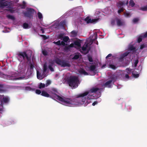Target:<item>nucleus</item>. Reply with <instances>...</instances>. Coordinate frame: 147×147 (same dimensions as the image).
<instances>
[{
	"label": "nucleus",
	"mask_w": 147,
	"mask_h": 147,
	"mask_svg": "<svg viewBox=\"0 0 147 147\" xmlns=\"http://www.w3.org/2000/svg\"><path fill=\"white\" fill-rule=\"evenodd\" d=\"M51 94L50 98L54 99H57L63 103L65 105L71 106L74 104V101L71 98L61 97L57 95L59 92L57 88L52 87L49 91Z\"/></svg>",
	"instance_id": "1"
},
{
	"label": "nucleus",
	"mask_w": 147,
	"mask_h": 147,
	"mask_svg": "<svg viewBox=\"0 0 147 147\" xmlns=\"http://www.w3.org/2000/svg\"><path fill=\"white\" fill-rule=\"evenodd\" d=\"M100 91V89L98 88L93 87L90 89L88 91L85 92L77 95V98H80L81 101L78 102V103L81 102L84 103L86 99L87 100H91L93 99L94 96L92 93L96 94V92Z\"/></svg>",
	"instance_id": "2"
},
{
	"label": "nucleus",
	"mask_w": 147,
	"mask_h": 147,
	"mask_svg": "<svg viewBox=\"0 0 147 147\" xmlns=\"http://www.w3.org/2000/svg\"><path fill=\"white\" fill-rule=\"evenodd\" d=\"M67 81L69 86L72 88H75L78 86L79 80L76 76H70L67 79Z\"/></svg>",
	"instance_id": "3"
},
{
	"label": "nucleus",
	"mask_w": 147,
	"mask_h": 147,
	"mask_svg": "<svg viewBox=\"0 0 147 147\" xmlns=\"http://www.w3.org/2000/svg\"><path fill=\"white\" fill-rule=\"evenodd\" d=\"M18 56L17 59L19 61L21 62L26 58L28 61H31V56L29 57L26 51L20 52L17 53Z\"/></svg>",
	"instance_id": "4"
},
{
	"label": "nucleus",
	"mask_w": 147,
	"mask_h": 147,
	"mask_svg": "<svg viewBox=\"0 0 147 147\" xmlns=\"http://www.w3.org/2000/svg\"><path fill=\"white\" fill-rule=\"evenodd\" d=\"M55 61L57 64L60 65L61 67H69L71 66V65L69 61L67 60H61L57 58L55 59Z\"/></svg>",
	"instance_id": "5"
},
{
	"label": "nucleus",
	"mask_w": 147,
	"mask_h": 147,
	"mask_svg": "<svg viewBox=\"0 0 147 147\" xmlns=\"http://www.w3.org/2000/svg\"><path fill=\"white\" fill-rule=\"evenodd\" d=\"M26 10V11L23 13L24 16L29 18L32 17L33 14L35 12L34 9L33 8H27Z\"/></svg>",
	"instance_id": "6"
},
{
	"label": "nucleus",
	"mask_w": 147,
	"mask_h": 147,
	"mask_svg": "<svg viewBox=\"0 0 147 147\" xmlns=\"http://www.w3.org/2000/svg\"><path fill=\"white\" fill-rule=\"evenodd\" d=\"M116 24L118 26H123L125 25V22L122 19L118 18H115Z\"/></svg>",
	"instance_id": "7"
},
{
	"label": "nucleus",
	"mask_w": 147,
	"mask_h": 147,
	"mask_svg": "<svg viewBox=\"0 0 147 147\" xmlns=\"http://www.w3.org/2000/svg\"><path fill=\"white\" fill-rule=\"evenodd\" d=\"M98 19H91L88 16L84 19V21L86 22L88 24L96 23L98 21Z\"/></svg>",
	"instance_id": "8"
},
{
	"label": "nucleus",
	"mask_w": 147,
	"mask_h": 147,
	"mask_svg": "<svg viewBox=\"0 0 147 147\" xmlns=\"http://www.w3.org/2000/svg\"><path fill=\"white\" fill-rule=\"evenodd\" d=\"M4 0H1L0 1V7L2 8H3L8 6V3L7 1L3 2Z\"/></svg>",
	"instance_id": "9"
},
{
	"label": "nucleus",
	"mask_w": 147,
	"mask_h": 147,
	"mask_svg": "<svg viewBox=\"0 0 147 147\" xmlns=\"http://www.w3.org/2000/svg\"><path fill=\"white\" fill-rule=\"evenodd\" d=\"M112 82H111L110 81H108L104 84V86L105 87L111 88L112 86V85H111V83Z\"/></svg>",
	"instance_id": "10"
},
{
	"label": "nucleus",
	"mask_w": 147,
	"mask_h": 147,
	"mask_svg": "<svg viewBox=\"0 0 147 147\" xmlns=\"http://www.w3.org/2000/svg\"><path fill=\"white\" fill-rule=\"evenodd\" d=\"M88 47V44H86V45H85L83 46L82 47V50L83 51V52L84 53L86 54L88 53V51H86L87 48Z\"/></svg>",
	"instance_id": "11"
},
{
	"label": "nucleus",
	"mask_w": 147,
	"mask_h": 147,
	"mask_svg": "<svg viewBox=\"0 0 147 147\" xmlns=\"http://www.w3.org/2000/svg\"><path fill=\"white\" fill-rule=\"evenodd\" d=\"M41 95L45 97H49L51 96V94H49L45 91H43L41 93Z\"/></svg>",
	"instance_id": "12"
},
{
	"label": "nucleus",
	"mask_w": 147,
	"mask_h": 147,
	"mask_svg": "<svg viewBox=\"0 0 147 147\" xmlns=\"http://www.w3.org/2000/svg\"><path fill=\"white\" fill-rule=\"evenodd\" d=\"M60 38H61L62 37L63 38V41L65 42H67L69 40V37L67 36H65L62 37V36L61 35H59Z\"/></svg>",
	"instance_id": "13"
},
{
	"label": "nucleus",
	"mask_w": 147,
	"mask_h": 147,
	"mask_svg": "<svg viewBox=\"0 0 147 147\" xmlns=\"http://www.w3.org/2000/svg\"><path fill=\"white\" fill-rule=\"evenodd\" d=\"M78 72H79V73L81 74H84V75L85 76H87L88 75V73L83 69H81Z\"/></svg>",
	"instance_id": "14"
},
{
	"label": "nucleus",
	"mask_w": 147,
	"mask_h": 147,
	"mask_svg": "<svg viewBox=\"0 0 147 147\" xmlns=\"http://www.w3.org/2000/svg\"><path fill=\"white\" fill-rule=\"evenodd\" d=\"M124 4V3L123 2L119 1L117 3V6L118 7L120 8H123V6Z\"/></svg>",
	"instance_id": "15"
},
{
	"label": "nucleus",
	"mask_w": 147,
	"mask_h": 147,
	"mask_svg": "<svg viewBox=\"0 0 147 147\" xmlns=\"http://www.w3.org/2000/svg\"><path fill=\"white\" fill-rule=\"evenodd\" d=\"M2 101L5 103H8L9 101V98L7 97H4L2 98Z\"/></svg>",
	"instance_id": "16"
},
{
	"label": "nucleus",
	"mask_w": 147,
	"mask_h": 147,
	"mask_svg": "<svg viewBox=\"0 0 147 147\" xmlns=\"http://www.w3.org/2000/svg\"><path fill=\"white\" fill-rule=\"evenodd\" d=\"M129 53L127 52H125L121 55V57H120V58H121V59H123L124 57L128 55Z\"/></svg>",
	"instance_id": "17"
},
{
	"label": "nucleus",
	"mask_w": 147,
	"mask_h": 147,
	"mask_svg": "<svg viewBox=\"0 0 147 147\" xmlns=\"http://www.w3.org/2000/svg\"><path fill=\"white\" fill-rule=\"evenodd\" d=\"M139 10L143 11H147V5L144 6L140 8Z\"/></svg>",
	"instance_id": "18"
},
{
	"label": "nucleus",
	"mask_w": 147,
	"mask_h": 147,
	"mask_svg": "<svg viewBox=\"0 0 147 147\" xmlns=\"http://www.w3.org/2000/svg\"><path fill=\"white\" fill-rule=\"evenodd\" d=\"M96 66L95 65H92L89 67L90 71H94L95 70Z\"/></svg>",
	"instance_id": "19"
},
{
	"label": "nucleus",
	"mask_w": 147,
	"mask_h": 147,
	"mask_svg": "<svg viewBox=\"0 0 147 147\" xmlns=\"http://www.w3.org/2000/svg\"><path fill=\"white\" fill-rule=\"evenodd\" d=\"M74 44L78 47H80L81 46L80 42L78 41H76L74 42Z\"/></svg>",
	"instance_id": "20"
},
{
	"label": "nucleus",
	"mask_w": 147,
	"mask_h": 147,
	"mask_svg": "<svg viewBox=\"0 0 147 147\" xmlns=\"http://www.w3.org/2000/svg\"><path fill=\"white\" fill-rule=\"evenodd\" d=\"M37 78L38 79L40 80H42V77L41 76L40 73H39V72L37 71Z\"/></svg>",
	"instance_id": "21"
},
{
	"label": "nucleus",
	"mask_w": 147,
	"mask_h": 147,
	"mask_svg": "<svg viewBox=\"0 0 147 147\" xmlns=\"http://www.w3.org/2000/svg\"><path fill=\"white\" fill-rule=\"evenodd\" d=\"M71 34L72 36L75 37L77 36V32L76 31L73 30L71 31Z\"/></svg>",
	"instance_id": "22"
},
{
	"label": "nucleus",
	"mask_w": 147,
	"mask_h": 147,
	"mask_svg": "<svg viewBox=\"0 0 147 147\" xmlns=\"http://www.w3.org/2000/svg\"><path fill=\"white\" fill-rule=\"evenodd\" d=\"M46 86V84H45L42 83H40L39 85V88L40 89L43 88H45Z\"/></svg>",
	"instance_id": "23"
},
{
	"label": "nucleus",
	"mask_w": 147,
	"mask_h": 147,
	"mask_svg": "<svg viewBox=\"0 0 147 147\" xmlns=\"http://www.w3.org/2000/svg\"><path fill=\"white\" fill-rule=\"evenodd\" d=\"M135 72H132V76L134 78H138L139 76V75L138 74H135Z\"/></svg>",
	"instance_id": "24"
},
{
	"label": "nucleus",
	"mask_w": 147,
	"mask_h": 147,
	"mask_svg": "<svg viewBox=\"0 0 147 147\" xmlns=\"http://www.w3.org/2000/svg\"><path fill=\"white\" fill-rule=\"evenodd\" d=\"M129 4L132 7H133L135 5V3L133 0H130L129 1Z\"/></svg>",
	"instance_id": "25"
},
{
	"label": "nucleus",
	"mask_w": 147,
	"mask_h": 147,
	"mask_svg": "<svg viewBox=\"0 0 147 147\" xmlns=\"http://www.w3.org/2000/svg\"><path fill=\"white\" fill-rule=\"evenodd\" d=\"M128 49H129V50L130 51L134 50L135 49V47H134L132 45H130L129 46Z\"/></svg>",
	"instance_id": "26"
},
{
	"label": "nucleus",
	"mask_w": 147,
	"mask_h": 147,
	"mask_svg": "<svg viewBox=\"0 0 147 147\" xmlns=\"http://www.w3.org/2000/svg\"><path fill=\"white\" fill-rule=\"evenodd\" d=\"M116 80V78L115 77H112L111 78V80H109L108 81H110L114 83Z\"/></svg>",
	"instance_id": "27"
},
{
	"label": "nucleus",
	"mask_w": 147,
	"mask_h": 147,
	"mask_svg": "<svg viewBox=\"0 0 147 147\" xmlns=\"http://www.w3.org/2000/svg\"><path fill=\"white\" fill-rule=\"evenodd\" d=\"M29 25L27 23H25L23 24V28L25 29L28 28Z\"/></svg>",
	"instance_id": "28"
},
{
	"label": "nucleus",
	"mask_w": 147,
	"mask_h": 147,
	"mask_svg": "<svg viewBox=\"0 0 147 147\" xmlns=\"http://www.w3.org/2000/svg\"><path fill=\"white\" fill-rule=\"evenodd\" d=\"M7 17L9 19L14 20L15 18L13 16L10 15H8L7 16Z\"/></svg>",
	"instance_id": "29"
},
{
	"label": "nucleus",
	"mask_w": 147,
	"mask_h": 147,
	"mask_svg": "<svg viewBox=\"0 0 147 147\" xmlns=\"http://www.w3.org/2000/svg\"><path fill=\"white\" fill-rule=\"evenodd\" d=\"M38 18L40 19H41L42 18V14L41 13L38 12L37 13Z\"/></svg>",
	"instance_id": "30"
},
{
	"label": "nucleus",
	"mask_w": 147,
	"mask_h": 147,
	"mask_svg": "<svg viewBox=\"0 0 147 147\" xmlns=\"http://www.w3.org/2000/svg\"><path fill=\"white\" fill-rule=\"evenodd\" d=\"M79 58V55L78 54H76L74 56L73 58V59L74 60H77Z\"/></svg>",
	"instance_id": "31"
},
{
	"label": "nucleus",
	"mask_w": 147,
	"mask_h": 147,
	"mask_svg": "<svg viewBox=\"0 0 147 147\" xmlns=\"http://www.w3.org/2000/svg\"><path fill=\"white\" fill-rule=\"evenodd\" d=\"M51 81L49 80H48L47 81V82H46V86L48 87L49 85L51 84Z\"/></svg>",
	"instance_id": "32"
},
{
	"label": "nucleus",
	"mask_w": 147,
	"mask_h": 147,
	"mask_svg": "<svg viewBox=\"0 0 147 147\" xmlns=\"http://www.w3.org/2000/svg\"><path fill=\"white\" fill-rule=\"evenodd\" d=\"M146 47V45L145 44H143L140 45L139 49H142L143 48Z\"/></svg>",
	"instance_id": "33"
},
{
	"label": "nucleus",
	"mask_w": 147,
	"mask_h": 147,
	"mask_svg": "<svg viewBox=\"0 0 147 147\" xmlns=\"http://www.w3.org/2000/svg\"><path fill=\"white\" fill-rule=\"evenodd\" d=\"M6 10L9 11L11 13H13L14 12V10H13V8L10 7L8 9H6Z\"/></svg>",
	"instance_id": "34"
},
{
	"label": "nucleus",
	"mask_w": 147,
	"mask_h": 147,
	"mask_svg": "<svg viewBox=\"0 0 147 147\" xmlns=\"http://www.w3.org/2000/svg\"><path fill=\"white\" fill-rule=\"evenodd\" d=\"M143 38V37L142 36H140L138 38V40H137V42L138 43H140L142 41V38Z\"/></svg>",
	"instance_id": "35"
},
{
	"label": "nucleus",
	"mask_w": 147,
	"mask_h": 147,
	"mask_svg": "<svg viewBox=\"0 0 147 147\" xmlns=\"http://www.w3.org/2000/svg\"><path fill=\"white\" fill-rule=\"evenodd\" d=\"M30 61H29V64H30V69L31 70H32L33 69V68L34 67V66L33 64H32Z\"/></svg>",
	"instance_id": "36"
},
{
	"label": "nucleus",
	"mask_w": 147,
	"mask_h": 147,
	"mask_svg": "<svg viewBox=\"0 0 147 147\" xmlns=\"http://www.w3.org/2000/svg\"><path fill=\"white\" fill-rule=\"evenodd\" d=\"M52 65H48V68H49V69H50L51 71H54V68H53V67H52Z\"/></svg>",
	"instance_id": "37"
},
{
	"label": "nucleus",
	"mask_w": 147,
	"mask_h": 147,
	"mask_svg": "<svg viewBox=\"0 0 147 147\" xmlns=\"http://www.w3.org/2000/svg\"><path fill=\"white\" fill-rule=\"evenodd\" d=\"M109 67L111 68V69H115L116 67L115 65L112 64H110L109 65Z\"/></svg>",
	"instance_id": "38"
},
{
	"label": "nucleus",
	"mask_w": 147,
	"mask_h": 147,
	"mask_svg": "<svg viewBox=\"0 0 147 147\" xmlns=\"http://www.w3.org/2000/svg\"><path fill=\"white\" fill-rule=\"evenodd\" d=\"M61 42L60 40H59L57 42H54V43L56 45L58 46H60L61 45V43H60Z\"/></svg>",
	"instance_id": "39"
},
{
	"label": "nucleus",
	"mask_w": 147,
	"mask_h": 147,
	"mask_svg": "<svg viewBox=\"0 0 147 147\" xmlns=\"http://www.w3.org/2000/svg\"><path fill=\"white\" fill-rule=\"evenodd\" d=\"M124 14L126 18L129 17V16H130V14L128 12L124 13Z\"/></svg>",
	"instance_id": "40"
},
{
	"label": "nucleus",
	"mask_w": 147,
	"mask_h": 147,
	"mask_svg": "<svg viewBox=\"0 0 147 147\" xmlns=\"http://www.w3.org/2000/svg\"><path fill=\"white\" fill-rule=\"evenodd\" d=\"M126 70H127V74H130L131 71V69L129 68H127L126 69Z\"/></svg>",
	"instance_id": "41"
},
{
	"label": "nucleus",
	"mask_w": 147,
	"mask_h": 147,
	"mask_svg": "<svg viewBox=\"0 0 147 147\" xmlns=\"http://www.w3.org/2000/svg\"><path fill=\"white\" fill-rule=\"evenodd\" d=\"M47 69V66L45 65H44L43 66V72H46V71Z\"/></svg>",
	"instance_id": "42"
},
{
	"label": "nucleus",
	"mask_w": 147,
	"mask_h": 147,
	"mask_svg": "<svg viewBox=\"0 0 147 147\" xmlns=\"http://www.w3.org/2000/svg\"><path fill=\"white\" fill-rule=\"evenodd\" d=\"M35 92L36 93L38 94H40L42 93L41 91L39 90H36Z\"/></svg>",
	"instance_id": "43"
},
{
	"label": "nucleus",
	"mask_w": 147,
	"mask_h": 147,
	"mask_svg": "<svg viewBox=\"0 0 147 147\" xmlns=\"http://www.w3.org/2000/svg\"><path fill=\"white\" fill-rule=\"evenodd\" d=\"M42 53L44 56L47 55V52L46 50L43 51H42Z\"/></svg>",
	"instance_id": "44"
},
{
	"label": "nucleus",
	"mask_w": 147,
	"mask_h": 147,
	"mask_svg": "<svg viewBox=\"0 0 147 147\" xmlns=\"http://www.w3.org/2000/svg\"><path fill=\"white\" fill-rule=\"evenodd\" d=\"M138 21V19L137 18H135L133 20V22L134 23L137 22Z\"/></svg>",
	"instance_id": "45"
},
{
	"label": "nucleus",
	"mask_w": 147,
	"mask_h": 147,
	"mask_svg": "<svg viewBox=\"0 0 147 147\" xmlns=\"http://www.w3.org/2000/svg\"><path fill=\"white\" fill-rule=\"evenodd\" d=\"M120 9L118 10L117 12L119 14H120L121 12H123V8H121Z\"/></svg>",
	"instance_id": "46"
},
{
	"label": "nucleus",
	"mask_w": 147,
	"mask_h": 147,
	"mask_svg": "<svg viewBox=\"0 0 147 147\" xmlns=\"http://www.w3.org/2000/svg\"><path fill=\"white\" fill-rule=\"evenodd\" d=\"M88 59L89 61L91 62H92V61H93L92 60V57L90 56H88Z\"/></svg>",
	"instance_id": "47"
},
{
	"label": "nucleus",
	"mask_w": 147,
	"mask_h": 147,
	"mask_svg": "<svg viewBox=\"0 0 147 147\" xmlns=\"http://www.w3.org/2000/svg\"><path fill=\"white\" fill-rule=\"evenodd\" d=\"M138 62V59H137L135 60V62H134V66L135 67H136V66H137V65Z\"/></svg>",
	"instance_id": "48"
},
{
	"label": "nucleus",
	"mask_w": 147,
	"mask_h": 147,
	"mask_svg": "<svg viewBox=\"0 0 147 147\" xmlns=\"http://www.w3.org/2000/svg\"><path fill=\"white\" fill-rule=\"evenodd\" d=\"M31 88L30 86H26L25 87V90H31Z\"/></svg>",
	"instance_id": "49"
},
{
	"label": "nucleus",
	"mask_w": 147,
	"mask_h": 147,
	"mask_svg": "<svg viewBox=\"0 0 147 147\" xmlns=\"http://www.w3.org/2000/svg\"><path fill=\"white\" fill-rule=\"evenodd\" d=\"M115 24V21L114 20H112L111 21V24L113 26H114Z\"/></svg>",
	"instance_id": "50"
},
{
	"label": "nucleus",
	"mask_w": 147,
	"mask_h": 147,
	"mask_svg": "<svg viewBox=\"0 0 147 147\" xmlns=\"http://www.w3.org/2000/svg\"><path fill=\"white\" fill-rule=\"evenodd\" d=\"M70 47H69L67 46H65L64 47V50L65 51H68L70 49Z\"/></svg>",
	"instance_id": "51"
},
{
	"label": "nucleus",
	"mask_w": 147,
	"mask_h": 147,
	"mask_svg": "<svg viewBox=\"0 0 147 147\" xmlns=\"http://www.w3.org/2000/svg\"><path fill=\"white\" fill-rule=\"evenodd\" d=\"M20 6L21 8L22 9H25L26 7V5H23L22 4H20Z\"/></svg>",
	"instance_id": "52"
},
{
	"label": "nucleus",
	"mask_w": 147,
	"mask_h": 147,
	"mask_svg": "<svg viewBox=\"0 0 147 147\" xmlns=\"http://www.w3.org/2000/svg\"><path fill=\"white\" fill-rule=\"evenodd\" d=\"M142 37H143V38H145L147 37V32L145 33L144 35L141 36Z\"/></svg>",
	"instance_id": "53"
},
{
	"label": "nucleus",
	"mask_w": 147,
	"mask_h": 147,
	"mask_svg": "<svg viewBox=\"0 0 147 147\" xmlns=\"http://www.w3.org/2000/svg\"><path fill=\"white\" fill-rule=\"evenodd\" d=\"M75 45L73 43H71L68 46V47H70V48H73L74 47V45Z\"/></svg>",
	"instance_id": "54"
},
{
	"label": "nucleus",
	"mask_w": 147,
	"mask_h": 147,
	"mask_svg": "<svg viewBox=\"0 0 147 147\" xmlns=\"http://www.w3.org/2000/svg\"><path fill=\"white\" fill-rule=\"evenodd\" d=\"M65 42L64 41H61V45H62L63 46H64L65 45H67V44H66Z\"/></svg>",
	"instance_id": "55"
},
{
	"label": "nucleus",
	"mask_w": 147,
	"mask_h": 147,
	"mask_svg": "<svg viewBox=\"0 0 147 147\" xmlns=\"http://www.w3.org/2000/svg\"><path fill=\"white\" fill-rule=\"evenodd\" d=\"M112 55V54L111 53H110V54H109L108 55H107V57H106V59H107V58H108L109 57L111 56Z\"/></svg>",
	"instance_id": "56"
},
{
	"label": "nucleus",
	"mask_w": 147,
	"mask_h": 147,
	"mask_svg": "<svg viewBox=\"0 0 147 147\" xmlns=\"http://www.w3.org/2000/svg\"><path fill=\"white\" fill-rule=\"evenodd\" d=\"M41 36L42 37H43V38L44 39H46L47 38V37L46 36H45V35H41Z\"/></svg>",
	"instance_id": "57"
},
{
	"label": "nucleus",
	"mask_w": 147,
	"mask_h": 147,
	"mask_svg": "<svg viewBox=\"0 0 147 147\" xmlns=\"http://www.w3.org/2000/svg\"><path fill=\"white\" fill-rule=\"evenodd\" d=\"M125 77V78L127 79H129V76L128 74H126Z\"/></svg>",
	"instance_id": "58"
},
{
	"label": "nucleus",
	"mask_w": 147,
	"mask_h": 147,
	"mask_svg": "<svg viewBox=\"0 0 147 147\" xmlns=\"http://www.w3.org/2000/svg\"><path fill=\"white\" fill-rule=\"evenodd\" d=\"M98 103V102L97 101H94V102L92 103V105L95 106Z\"/></svg>",
	"instance_id": "59"
},
{
	"label": "nucleus",
	"mask_w": 147,
	"mask_h": 147,
	"mask_svg": "<svg viewBox=\"0 0 147 147\" xmlns=\"http://www.w3.org/2000/svg\"><path fill=\"white\" fill-rule=\"evenodd\" d=\"M41 30V31H42V33H44V32H45V31H44V29L43 28H41V30Z\"/></svg>",
	"instance_id": "60"
},
{
	"label": "nucleus",
	"mask_w": 147,
	"mask_h": 147,
	"mask_svg": "<svg viewBox=\"0 0 147 147\" xmlns=\"http://www.w3.org/2000/svg\"><path fill=\"white\" fill-rule=\"evenodd\" d=\"M94 37H95V38H94V39H96L97 38V35L96 34H94Z\"/></svg>",
	"instance_id": "61"
},
{
	"label": "nucleus",
	"mask_w": 147,
	"mask_h": 147,
	"mask_svg": "<svg viewBox=\"0 0 147 147\" xmlns=\"http://www.w3.org/2000/svg\"><path fill=\"white\" fill-rule=\"evenodd\" d=\"M13 1L15 3H17L19 1V0H13Z\"/></svg>",
	"instance_id": "62"
},
{
	"label": "nucleus",
	"mask_w": 147,
	"mask_h": 147,
	"mask_svg": "<svg viewBox=\"0 0 147 147\" xmlns=\"http://www.w3.org/2000/svg\"><path fill=\"white\" fill-rule=\"evenodd\" d=\"M22 78H22L21 77H20L19 78H17V79H17V80H20V79H22Z\"/></svg>",
	"instance_id": "63"
},
{
	"label": "nucleus",
	"mask_w": 147,
	"mask_h": 147,
	"mask_svg": "<svg viewBox=\"0 0 147 147\" xmlns=\"http://www.w3.org/2000/svg\"><path fill=\"white\" fill-rule=\"evenodd\" d=\"M106 64H105L104 65H102V68H103L105 67L106 66Z\"/></svg>",
	"instance_id": "64"
}]
</instances>
